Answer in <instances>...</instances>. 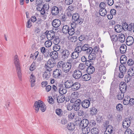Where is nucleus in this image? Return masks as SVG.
<instances>
[{
    "mask_svg": "<svg viewBox=\"0 0 134 134\" xmlns=\"http://www.w3.org/2000/svg\"><path fill=\"white\" fill-rule=\"evenodd\" d=\"M72 61V59H69L66 62H64L62 61H60L57 64V67L59 68L62 69V70L64 72L68 73L69 72L71 69Z\"/></svg>",
    "mask_w": 134,
    "mask_h": 134,
    "instance_id": "f257e3e1",
    "label": "nucleus"
},
{
    "mask_svg": "<svg viewBox=\"0 0 134 134\" xmlns=\"http://www.w3.org/2000/svg\"><path fill=\"white\" fill-rule=\"evenodd\" d=\"M14 62L18 77L20 80H21V69L19 60L17 55H15L14 56Z\"/></svg>",
    "mask_w": 134,
    "mask_h": 134,
    "instance_id": "f03ea898",
    "label": "nucleus"
},
{
    "mask_svg": "<svg viewBox=\"0 0 134 134\" xmlns=\"http://www.w3.org/2000/svg\"><path fill=\"white\" fill-rule=\"evenodd\" d=\"M34 108L36 113L38 112L40 108L42 112H44L46 109V107L44 104L40 100L35 102L34 104Z\"/></svg>",
    "mask_w": 134,
    "mask_h": 134,
    "instance_id": "7ed1b4c3",
    "label": "nucleus"
},
{
    "mask_svg": "<svg viewBox=\"0 0 134 134\" xmlns=\"http://www.w3.org/2000/svg\"><path fill=\"white\" fill-rule=\"evenodd\" d=\"M45 34L46 35L47 38L48 40H52L55 37V33L53 31H48L47 30Z\"/></svg>",
    "mask_w": 134,
    "mask_h": 134,
    "instance_id": "20e7f679",
    "label": "nucleus"
},
{
    "mask_svg": "<svg viewBox=\"0 0 134 134\" xmlns=\"http://www.w3.org/2000/svg\"><path fill=\"white\" fill-rule=\"evenodd\" d=\"M79 14L77 13H75L73 14L72 16V19L74 21V23L75 24H81L82 22L80 21L79 19Z\"/></svg>",
    "mask_w": 134,
    "mask_h": 134,
    "instance_id": "39448f33",
    "label": "nucleus"
},
{
    "mask_svg": "<svg viewBox=\"0 0 134 134\" xmlns=\"http://www.w3.org/2000/svg\"><path fill=\"white\" fill-rule=\"evenodd\" d=\"M81 103V101L79 99H77L75 101L73 107L75 111H77L79 109Z\"/></svg>",
    "mask_w": 134,
    "mask_h": 134,
    "instance_id": "423d86ee",
    "label": "nucleus"
},
{
    "mask_svg": "<svg viewBox=\"0 0 134 134\" xmlns=\"http://www.w3.org/2000/svg\"><path fill=\"white\" fill-rule=\"evenodd\" d=\"M82 107L84 109L88 108L90 105V100L89 99H85L81 103Z\"/></svg>",
    "mask_w": 134,
    "mask_h": 134,
    "instance_id": "0eeeda50",
    "label": "nucleus"
},
{
    "mask_svg": "<svg viewBox=\"0 0 134 134\" xmlns=\"http://www.w3.org/2000/svg\"><path fill=\"white\" fill-rule=\"evenodd\" d=\"M62 74V71L60 69H56L53 71V76L54 78L58 79L60 77Z\"/></svg>",
    "mask_w": 134,
    "mask_h": 134,
    "instance_id": "6e6552de",
    "label": "nucleus"
},
{
    "mask_svg": "<svg viewBox=\"0 0 134 134\" xmlns=\"http://www.w3.org/2000/svg\"><path fill=\"white\" fill-rule=\"evenodd\" d=\"M82 75V73L80 70H76L74 71L72 76L75 79H77L81 77Z\"/></svg>",
    "mask_w": 134,
    "mask_h": 134,
    "instance_id": "1a4fd4ad",
    "label": "nucleus"
},
{
    "mask_svg": "<svg viewBox=\"0 0 134 134\" xmlns=\"http://www.w3.org/2000/svg\"><path fill=\"white\" fill-rule=\"evenodd\" d=\"M70 54L69 51L67 49L63 50L62 52V57L64 60H66L69 57Z\"/></svg>",
    "mask_w": 134,
    "mask_h": 134,
    "instance_id": "9d476101",
    "label": "nucleus"
},
{
    "mask_svg": "<svg viewBox=\"0 0 134 134\" xmlns=\"http://www.w3.org/2000/svg\"><path fill=\"white\" fill-rule=\"evenodd\" d=\"M89 122L88 120L87 119H84L82 120L80 124V127H87Z\"/></svg>",
    "mask_w": 134,
    "mask_h": 134,
    "instance_id": "9b49d317",
    "label": "nucleus"
},
{
    "mask_svg": "<svg viewBox=\"0 0 134 134\" xmlns=\"http://www.w3.org/2000/svg\"><path fill=\"white\" fill-rule=\"evenodd\" d=\"M47 65L48 66L50 67H53L55 65V60L53 58H51L48 61L47 63Z\"/></svg>",
    "mask_w": 134,
    "mask_h": 134,
    "instance_id": "f8f14e48",
    "label": "nucleus"
},
{
    "mask_svg": "<svg viewBox=\"0 0 134 134\" xmlns=\"http://www.w3.org/2000/svg\"><path fill=\"white\" fill-rule=\"evenodd\" d=\"M133 38L131 36H129L126 39V43L128 46L131 45L133 43Z\"/></svg>",
    "mask_w": 134,
    "mask_h": 134,
    "instance_id": "ddd939ff",
    "label": "nucleus"
},
{
    "mask_svg": "<svg viewBox=\"0 0 134 134\" xmlns=\"http://www.w3.org/2000/svg\"><path fill=\"white\" fill-rule=\"evenodd\" d=\"M71 28H69L68 30V33L70 35H72L75 33V30L74 28L75 27V24L74 23L71 24Z\"/></svg>",
    "mask_w": 134,
    "mask_h": 134,
    "instance_id": "4468645a",
    "label": "nucleus"
},
{
    "mask_svg": "<svg viewBox=\"0 0 134 134\" xmlns=\"http://www.w3.org/2000/svg\"><path fill=\"white\" fill-rule=\"evenodd\" d=\"M44 21L40 18L37 19L35 24V26L41 27L44 23Z\"/></svg>",
    "mask_w": 134,
    "mask_h": 134,
    "instance_id": "2eb2a0df",
    "label": "nucleus"
},
{
    "mask_svg": "<svg viewBox=\"0 0 134 134\" xmlns=\"http://www.w3.org/2000/svg\"><path fill=\"white\" fill-rule=\"evenodd\" d=\"M61 24V21L60 20L56 19L54 20L52 23V25L55 27H59Z\"/></svg>",
    "mask_w": 134,
    "mask_h": 134,
    "instance_id": "dca6fc26",
    "label": "nucleus"
},
{
    "mask_svg": "<svg viewBox=\"0 0 134 134\" xmlns=\"http://www.w3.org/2000/svg\"><path fill=\"white\" fill-rule=\"evenodd\" d=\"M130 124V121L129 120L126 119L123 121L122 123V126L123 128L126 129L128 128Z\"/></svg>",
    "mask_w": 134,
    "mask_h": 134,
    "instance_id": "f3484780",
    "label": "nucleus"
},
{
    "mask_svg": "<svg viewBox=\"0 0 134 134\" xmlns=\"http://www.w3.org/2000/svg\"><path fill=\"white\" fill-rule=\"evenodd\" d=\"M73 82L72 80H67L65 83L64 85L66 88H69L72 87Z\"/></svg>",
    "mask_w": 134,
    "mask_h": 134,
    "instance_id": "a211bd4d",
    "label": "nucleus"
},
{
    "mask_svg": "<svg viewBox=\"0 0 134 134\" xmlns=\"http://www.w3.org/2000/svg\"><path fill=\"white\" fill-rule=\"evenodd\" d=\"M123 29L124 27L119 25H116L114 27V30L117 33H120Z\"/></svg>",
    "mask_w": 134,
    "mask_h": 134,
    "instance_id": "6ab92c4d",
    "label": "nucleus"
},
{
    "mask_svg": "<svg viewBox=\"0 0 134 134\" xmlns=\"http://www.w3.org/2000/svg\"><path fill=\"white\" fill-rule=\"evenodd\" d=\"M59 12L58 8L57 7H53L52 10V13L53 15L55 16L58 15Z\"/></svg>",
    "mask_w": 134,
    "mask_h": 134,
    "instance_id": "aec40b11",
    "label": "nucleus"
},
{
    "mask_svg": "<svg viewBox=\"0 0 134 134\" xmlns=\"http://www.w3.org/2000/svg\"><path fill=\"white\" fill-rule=\"evenodd\" d=\"M80 87V85L78 82H75L73 83L71 89L72 90L76 91L79 89Z\"/></svg>",
    "mask_w": 134,
    "mask_h": 134,
    "instance_id": "412c9836",
    "label": "nucleus"
},
{
    "mask_svg": "<svg viewBox=\"0 0 134 134\" xmlns=\"http://www.w3.org/2000/svg\"><path fill=\"white\" fill-rule=\"evenodd\" d=\"M58 53L55 51H54L51 52L50 54V56H52L51 58H53L54 60L57 59L58 57Z\"/></svg>",
    "mask_w": 134,
    "mask_h": 134,
    "instance_id": "4be33fe9",
    "label": "nucleus"
},
{
    "mask_svg": "<svg viewBox=\"0 0 134 134\" xmlns=\"http://www.w3.org/2000/svg\"><path fill=\"white\" fill-rule=\"evenodd\" d=\"M30 81L31 82V87H34L35 85V76L32 74L30 76Z\"/></svg>",
    "mask_w": 134,
    "mask_h": 134,
    "instance_id": "5701e85b",
    "label": "nucleus"
},
{
    "mask_svg": "<svg viewBox=\"0 0 134 134\" xmlns=\"http://www.w3.org/2000/svg\"><path fill=\"white\" fill-rule=\"evenodd\" d=\"M113 131V128L111 125H109L105 131L104 134H111Z\"/></svg>",
    "mask_w": 134,
    "mask_h": 134,
    "instance_id": "b1692460",
    "label": "nucleus"
},
{
    "mask_svg": "<svg viewBox=\"0 0 134 134\" xmlns=\"http://www.w3.org/2000/svg\"><path fill=\"white\" fill-rule=\"evenodd\" d=\"M95 71L94 67L92 66H88L86 69V72L89 74L93 73Z\"/></svg>",
    "mask_w": 134,
    "mask_h": 134,
    "instance_id": "393cba45",
    "label": "nucleus"
},
{
    "mask_svg": "<svg viewBox=\"0 0 134 134\" xmlns=\"http://www.w3.org/2000/svg\"><path fill=\"white\" fill-rule=\"evenodd\" d=\"M51 76V74L49 72H45L43 75V78L44 79L48 80Z\"/></svg>",
    "mask_w": 134,
    "mask_h": 134,
    "instance_id": "a878e982",
    "label": "nucleus"
},
{
    "mask_svg": "<svg viewBox=\"0 0 134 134\" xmlns=\"http://www.w3.org/2000/svg\"><path fill=\"white\" fill-rule=\"evenodd\" d=\"M68 129L70 131H73L75 128V125L73 123H69L67 126Z\"/></svg>",
    "mask_w": 134,
    "mask_h": 134,
    "instance_id": "bb28decb",
    "label": "nucleus"
},
{
    "mask_svg": "<svg viewBox=\"0 0 134 134\" xmlns=\"http://www.w3.org/2000/svg\"><path fill=\"white\" fill-rule=\"evenodd\" d=\"M125 38L124 35L122 34H120L118 36V40L120 42L123 43L125 41Z\"/></svg>",
    "mask_w": 134,
    "mask_h": 134,
    "instance_id": "cd10ccee",
    "label": "nucleus"
},
{
    "mask_svg": "<svg viewBox=\"0 0 134 134\" xmlns=\"http://www.w3.org/2000/svg\"><path fill=\"white\" fill-rule=\"evenodd\" d=\"M127 47L125 44H122L120 47V52L121 53H124L126 51Z\"/></svg>",
    "mask_w": 134,
    "mask_h": 134,
    "instance_id": "c85d7f7f",
    "label": "nucleus"
},
{
    "mask_svg": "<svg viewBox=\"0 0 134 134\" xmlns=\"http://www.w3.org/2000/svg\"><path fill=\"white\" fill-rule=\"evenodd\" d=\"M126 85L125 83L122 84L120 86V89L121 92H124L126 91Z\"/></svg>",
    "mask_w": 134,
    "mask_h": 134,
    "instance_id": "c756f323",
    "label": "nucleus"
},
{
    "mask_svg": "<svg viewBox=\"0 0 134 134\" xmlns=\"http://www.w3.org/2000/svg\"><path fill=\"white\" fill-rule=\"evenodd\" d=\"M69 28L67 25L63 26L62 29V32L64 34H68Z\"/></svg>",
    "mask_w": 134,
    "mask_h": 134,
    "instance_id": "7c9ffc66",
    "label": "nucleus"
},
{
    "mask_svg": "<svg viewBox=\"0 0 134 134\" xmlns=\"http://www.w3.org/2000/svg\"><path fill=\"white\" fill-rule=\"evenodd\" d=\"M82 133L83 134H87L90 132V129L89 127H82Z\"/></svg>",
    "mask_w": 134,
    "mask_h": 134,
    "instance_id": "2f4dec72",
    "label": "nucleus"
},
{
    "mask_svg": "<svg viewBox=\"0 0 134 134\" xmlns=\"http://www.w3.org/2000/svg\"><path fill=\"white\" fill-rule=\"evenodd\" d=\"M91 76L89 74H85L82 76V79L84 81H87L91 79Z\"/></svg>",
    "mask_w": 134,
    "mask_h": 134,
    "instance_id": "473e14b6",
    "label": "nucleus"
},
{
    "mask_svg": "<svg viewBox=\"0 0 134 134\" xmlns=\"http://www.w3.org/2000/svg\"><path fill=\"white\" fill-rule=\"evenodd\" d=\"M57 101L59 103L63 102L65 100V97L64 96H61L57 98Z\"/></svg>",
    "mask_w": 134,
    "mask_h": 134,
    "instance_id": "72a5a7b5",
    "label": "nucleus"
},
{
    "mask_svg": "<svg viewBox=\"0 0 134 134\" xmlns=\"http://www.w3.org/2000/svg\"><path fill=\"white\" fill-rule=\"evenodd\" d=\"M124 92L120 91L118 93L117 96V98L119 100H121L124 98Z\"/></svg>",
    "mask_w": 134,
    "mask_h": 134,
    "instance_id": "f704fd0d",
    "label": "nucleus"
},
{
    "mask_svg": "<svg viewBox=\"0 0 134 134\" xmlns=\"http://www.w3.org/2000/svg\"><path fill=\"white\" fill-rule=\"evenodd\" d=\"M99 12L100 14L102 16H105L107 13L105 9H100Z\"/></svg>",
    "mask_w": 134,
    "mask_h": 134,
    "instance_id": "c9c22d12",
    "label": "nucleus"
},
{
    "mask_svg": "<svg viewBox=\"0 0 134 134\" xmlns=\"http://www.w3.org/2000/svg\"><path fill=\"white\" fill-rule=\"evenodd\" d=\"M79 54L78 52H77L74 51L71 54V57L73 59H76L79 56Z\"/></svg>",
    "mask_w": 134,
    "mask_h": 134,
    "instance_id": "e433bc0d",
    "label": "nucleus"
},
{
    "mask_svg": "<svg viewBox=\"0 0 134 134\" xmlns=\"http://www.w3.org/2000/svg\"><path fill=\"white\" fill-rule=\"evenodd\" d=\"M59 93L62 94H65L67 91L66 89L64 88L63 87H61L59 88Z\"/></svg>",
    "mask_w": 134,
    "mask_h": 134,
    "instance_id": "4c0bfd02",
    "label": "nucleus"
},
{
    "mask_svg": "<svg viewBox=\"0 0 134 134\" xmlns=\"http://www.w3.org/2000/svg\"><path fill=\"white\" fill-rule=\"evenodd\" d=\"M79 68L81 70H86V67L84 64L81 63L79 64Z\"/></svg>",
    "mask_w": 134,
    "mask_h": 134,
    "instance_id": "58836bf2",
    "label": "nucleus"
},
{
    "mask_svg": "<svg viewBox=\"0 0 134 134\" xmlns=\"http://www.w3.org/2000/svg\"><path fill=\"white\" fill-rule=\"evenodd\" d=\"M56 114L59 116H62L63 114V112L62 110L60 109H57L55 111Z\"/></svg>",
    "mask_w": 134,
    "mask_h": 134,
    "instance_id": "ea45409f",
    "label": "nucleus"
},
{
    "mask_svg": "<svg viewBox=\"0 0 134 134\" xmlns=\"http://www.w3.org/2000/svg\"><path fill=\"white\" fill-rule=\"evenodd\" d=\"M119 70L120 72L123 73H125L127 70V69L125 66L122 65H120L119 68Z\"/></svg>",
    "mask_w": 134,
    "mask_h": 134,
    "instance_id": "a19ab883",
    "label": "nucleus"
},
{
    "mask_svg": "<svg viewBox=\"0 0 134 134\" xmlns=\"http://www.w3.org/2000/svg\"><path fill=\"white\" fill-rule=\"evenodd\" d=\"M61 46L59 44H55L53 47V49L54 51H58L60 49Z\"/></svg>",
    "mask_w": 134,
    "mask_h": 134,
    "instance_id": "79ce46f5",
    "label": "nucleus"
},
{
    "mask_svg": "<svg viewBox=\"0 0 134 134\" xmlns=\"http://www.w3.org/2000/svg\"><path fill=\"white\" fill-rule=\"evenodd\" d=\"M96 57V54L94 53H90L88 56V58L90 60H94Z\"/></svg>",
    "mask_w": 134,
    "mask_h": 134,
    "instance_id": "37998d69",
    "label": "nucleus"
},
{
    "mask_svg": "<svg viewBox=\"0 0 134 134\" xmlns=\"http://www.w3.org/2000/svg\"><path fill=\"white\" fill-rule=\"evenodd\" d=\"M97 112V110L94 107L91 108L90 111L91 114L92 115H96Z\"/></svg>",
    "mask_w": 134,
    "mask_h": 134,
    "instance_id": "c03bdc74",
    "label": "nucleus"
},
{
    "mask_svg": "<svg viewBox=\"0 0 134 134\" xmlns=\"http://www.w3.org/2000/svg\"><path fill=\"white\" fill-rule=\"evenodd\" d=\"M128 75L130 76H132L134 75V68H131L129 69L128 71Z\"/></svg>",
    "mask_w": 134,
    "mask_h": 134,
    "instance_id": "a18cd8bd",
    "label": "nucleus"
},
{
    "mask_svg": "<svg viewBox=\"0 0 134 134\" xmlns=\"http://www.w3.org/2000/svg\"><path fill=\"white\" fill-rule=\"evenodd\" d=\"M99 48V47L98 46L94 47L93 48H92V53H94L97 55V53L98 52Z\"/></svg>",
    "mask_w": 134,
    "mask_h": 134,
    "instance_id": "49530a36",
    "label": "nucleus"
},
{
    "mask_svg": "<svg viewBox=\"0 0 134 134\" xmlns=\"http://www.w3.org/2000/svg\"><path fill=\"white\" fill-rule=\"evenodd\" d=\"M52 42L55 44H59L60 42V40L57 36H55Z\"/></svg>",
    "mask_w": 134,
    "mask_h": 134,
    "instance_id": "de8ad7c7",
    "label": "nucleus"
},
{
    "mask_svg": "<svg viewBox=\"0 0 134 134\" xmlns=\"http://www.w3.org/2000/svg\"><path fill=\"white\" fill-rule=\"evenodd\" d=\"M126 62V57L124 56H122L120 58V63L121 64H125Z\"/></svg>",
    "mask_w": 134,
    "mask_h": 134,
    "instance_id": "09e8293b",
    "label": "nucleus"
},
{
    "mask_svg": "<svg viewBox=\"0 0 134 134\" xmlns=\"http://www.w3.org/2000/svg\"><path fill=\"white\" fill-rule=\"evenodd\" d=\"M111 38L113 42H116L118 39V37L115 34L111 36Z\"/></svg>",
    "mask_w": 134,
    "mask_h": 134,
    "instance_id": "8fccbe9b",
    "label": "nucleus"
},
{
    "mask_svg": "<svg viewBox=\"0 0 134 134\" xmlns=\"http://www.w3.org/2000/svg\"><path fill=\"white\" fill-rule=\"evenodd\" d=\"M91 133L93 134H98V130L97 128L93 127L91 129Z\"/></svg>",
    "mask_w": 134,
    "mask_h": 134,
    "instance_id": "3c124183",
    "label": "nucleus"
},
{
    "mask_svg": "<svg viewBox=\"0 0 134 134\" xmlns=\"http://www.w3.org/2000/svg\"><path fill=\"white\" fill-rule=\"evenodd\" d=\"M52 44V42L50 40H48L46 41L44 43L45 47L48 48L50 47Z\"/></svg>",
    "mask_w": 134,
    "mask_h": 134,
    "instance_id": "603ef678",
    "label": "nucleus"
},
{
    "mask_svg": "<svg viewBox=\"0 0 134 134\" xmlns=\"http://www.w3.org/2000/svg\"><path fill=\"white\" fill-rule=\"evenodd\" d=\"M130 98L125 97L123 100V104L125 105H128L129 103Z\"/></svg>",
    "mask_w": 134,
    "mask_h": 134,
    "instance_id": "864d4df0",
    "label": "nucleus"
},
{
    "mask_svg": "<svg viewBox=\"0 0 134 134\" xmlns=\"http://www.w3.org/2000/svg\"><path fill=\"white\" fill-rule=\"evenodd\" d=\"M78 95V93L77 92H73L71 94V96L72 99L76 98Z\"/></svg>",
    "mask_w": 134,
    "mask_h": 134,
    "instance_id": "5fc2aeb1",
    "label": "nucleus"
},
{
    "mask_svg": "<svg viewBox=\"0 0 134 134\" xmlns=\"http://www.w3.org/2000/svg\"><path fill=\"white\" fill-rule=\"evenodd\" d=\"M89 45L88 44H84L82 47V51H86L88 48H89Z\"/></svg>",
    "mask_w": 134,
    "mask_h": 134,
    "instance_id": "6e6d98bb",
    "label": "nucleus"
},
{
    "mask_svg": "<svg viewBox=\"0 0 134 134\" xmlns=\"http://www.w3.org/2000/svg\"><path fill=\"white\" fill-rule=\"evenodd\" d=\"M35 33L36 35H38L40 32V27H37V26H35Z\"/></svg>",
    "mask_w": 134,
    "mask_h": 134,
    "instance_id": "4d7b16f0",
    "label": "nucleus"
},
{
    "mask_svg": "<svg viewBox=\"0 0 134 134\" xmlns=\"http://www.w3.org/2000/svg\"><path fill=\"white\" fill-rule=\"evenodd\" d=\"M70 41L72 42H75L77 40V38L76 36H73L71 37H70Z\"/></svg>",
    "mask_w": 134,
    "mask_h": 134,
    "instance_id": "13d9d810",
    "label": "nucleus"
},
{
    "mask_svg": "<svg viewBox=\"0 0 134 134\" xmlns=\"http://www.w3.org/2000/svg\"><path fill=\"white\" fill-rule=\"evenodd\" d=\"M116 108L117 110L119 111H120L122 109L123 107L122 105L121 104H118L116 106Z\"/></svg>",
    "mask_w": 134,
    "mask_h": 134,
    "instance_id": "bf43d9fd",
    "label": "nucleus"
},
{
    "mask_svg": "<svg viewBox=\"0 0 134 134\" xmlns=\"http://www.w3.org/2000/svg\"><path fill=\"white\" fill-rule=\"evenodd\" d=\"M125 134H132V130L129 128L127 129L125 131Z\"/></svg>",
    "mask_w": 134,
    "mask_h": 134,
    "instance_id": "052dcab7",
    "label": "nucleus"
},
{
    "mask_svg": "<svg viewBox=\"0 0 134 134\" xmlns=\"http://www.w3.org/2000/svg\"><path fill=\"white\" fill-rule=\"evenodd\" d=\"M36 68V65L35 63H33L31 64L30 68V70L31 71L34 70Z\"/></svg>",
    "mask_w": 134,
    "mask_h": 134,
    "instance_id": "680f3d73",
    "label": "nucleus"
},
{
    "mask_svg": "<svg viewBox=\"0 0 134 134\" xmlns=\"http://www.w3.org/2000/svg\"><path fill=\"white\" fill-rule=\"evenodd\" d=\"M105 2L110 6L112 5L114 3L113 0H105Z\"/></svg>",
    "mask_w": 134,
    "mask_h": 134,
    "instance_id": "e2e57ef3",
    "label": "nucleus"
},
{
    "mask_svg": "<svg viewBox=\"0 0 134 134\" xmlns=\"http://www.w3.org/2000/svg\"><path fill=\"white\" fill-rule=\"evenodd\" d=\"M90 126H94L96 125V122L95 120H91L88 124Z\"/></svg>",
    "mask_w": 134,
    "mask_h": 134,
    "instance_id": "0e129e2a",
    "label": "nucleus"
},
{
    "mask_svg": "<svg viewBox=\"0 0 134 134\" xmlns=\"http://www.w3.org/2000/svg\"><path fill=\"white\" fill-rule=\"evenodd\" d=\"M105 5L106 4L104 2H101L99 5L100 9H105Z\"/></svg>",
    "mask_w": 134,
    "mask_h": 134,
    "instance_id": "69168bd1",
    "label": "nucleus"
},
{
    "mask_svg": "<svg viewBox=\"0 0 134 134\" xmlns=\"http://www.w3.org/2000/svg\"><path fill=\"white\" fill-rule=\"evenodd\" d=\"M91 60H87L85 63L86 65L89 66H91L92 63Z\"/></svg>",
    "mask_w": 134,
    "mask_h": 134,
    "instance_id": "338daca9",
    "label": "nucleus"
},
{
    "mask_svg": "<svg viewBox=\"0 0 134 134\" xmlns=\"http://www.w3.org/2000/svg\"><path fill=\"white\" fill-rule=\"evenodd\" d=\"M78 110L77 113L79 116H81L83 115L84 114V112L82 109H81Z\"/></svg>",
    "mask_w": 134,
    "mask_h": 134,
    "instance_id": "774afa93",
    "label": "nucleus"
}]
</instances>
